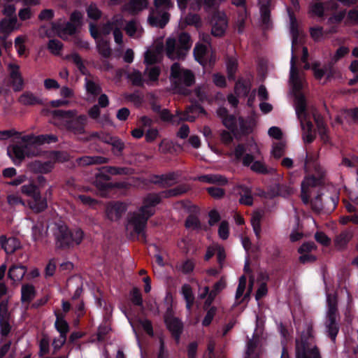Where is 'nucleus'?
<instances>
[{
	"label": "nucleus",
	"instance_id": "nucleus-1",
	"mask_svg": "<svg viewBox=\"0 0 358 358\" xmlns=\"http://www.w3.org/2000/svg\"><path fill=\"white\" fill-rule=\"evenodd\" d=\"M289 30L292 37L289 82L295 96V110L301 122L303 141L306 143H310L313 141L315 134L313 131V124L308 117L305 98L300 92V90L305 85V82L302 75L296 67V58L294 56V46L297 43L298 37L301 36L299 24H291Z\"/></svg>",
	"mask_w": 358,
	"mask_h": 358
},
{
	"label": "nucleus",
	"instance_id": "nucleus-2",
	"mask_svg": "<svg viewBox=\"0 0 358 358\" xmlns=\"http://www.w3.org/2000/svg\"><path fill=\"white\" fill-rule=\"evenodd\" d=\"M157 194L148 195L144 205L138 210L128 216L126 230L131 236H137L145 238V229L148 219L154 213V206L159 202Z\"/></svg>",
	"mask_w": 358,
	"mask_h": 358
},
{
	"label": "nucleus",
	"instance_id": "nucleus-3",
	"mask_svg": "<svg viewBox=\"0 0 358 358\" xmlns=\"http://www.w3.org/2000/svg\"><path fill=\"white\" fill-rule=\"evenodd\" d=\"M234 154L237 159H242L243 164L250 166L252 171L259 173L268 172V169L262 161H254L255 155L260 154L259 148L254 141H250L246 145H238L235 148Z\"/></svg>",
	"mask_w": 358,
	"mask_h": 358
},
{
	"label": "nucleus",
	"instance_id": "nucleus-4",
	"mask_svg": "<svg viewBox=\"0 0 358 358\" xmlns=\"http://www.w3.org/2000/svg\"><path fill=\"white\" fill-rule=\"evenodd\" d=\"M53 115L55 124H62L76 135L85 132V126L87 120L85 115L77 116L76 110H60L54 111Z\"/></svg>",
	"mask_w": 358,
	"mask_h": 358
},
{
	"label": "nucleus",
	"instance_id": "nucleus-5",
	"mask_svg": "<svg viewBox=\"0 0 358 358\" xmlns=\"http://www.w3.org/2000/svg\"><path fill=\"white\" fill-rule=\"evenodd\" d=\"M51 230L56 240V246L59 248H67L74 244L80 243L83 238V232L80 229L71 231L67 226L62 222L55 223Z\"/></svg>",
	"mask_w": 358,
	"mask_h": 358
},
{
	"label": "nucleus",
	"instance_id": "nucleus-6",
	"mask_svg": "<svg viewBox=\"0 0 358 358\" xmlns=\"http://www.w3.org/2000/svg\"><path fill=\"white\" fill-rule=\"evenodd\" d=\"M312 327H307V332L296 340V358H321L319 350L312 337Z\"/></svg>",
	"mask_w": 358,
	"mask_h": 358
},
{
	"label": "nucleus",
	"instance_id": "nucleus-7",
	"mask_svg": "<svg viewBox=\"0 0 358 358\" xmlns=\"http://www.w3.org/2000/svg\"><path fill=\"white\" fill-rule=\"evenodd\" d=\"M90 32L96 39V47L100 55L104 57L110 55L111 50L108 43L103 38V36L110 33L113 29L112 24H90Z\"/></svg>",
	"mask_w": 358,
	"mask_h": 358
},
{
	"label": "nucleus",
	"instance_id": "nucleus-8",
	"mask_svg": "<svg viewBox=\"0 0 358 358\" xmlns=\"http://www.w3.org/2000/svg\"><path fill=\"white\" fill-rule=\"evenodd\" d=\"M180 46H176V41L173 38H169L166 41V52L169 58L176 59L182 58L185 52L190 48V36L186 33H182L179 36Z\"/></svg>",
	"mask_w": 358,
	"mask_h": 358
},
{
	"label": "nucleus",
	"instance_id": "nucleus-9",
	"mask_svg": "<svg viewBox=\"0 0 358 358\" xmlns=\"http://www.w3.org/2000/svg\"><path fill=\"white\" fill-rule=\"evenodd\" d=\"M201 39L206 44L197 43L194 49L195 59L202 66L211 65L216 60V57L210 45V36L208 34L200 35Z\"/></svg>",
	"mask_w": 358,
	"mask_h": 358
},
{
	"label": "nucleus",
	"instance_id": "nucleus-10",
	"mask_svg": "<svg viewBox=\"0 0 358 358\" xmlns=\"http://www.w3.org/2000/svg\"><path fill=\"white\" fill-rule=\"evenodd\" d=\"M327 310L326 315L325 326L327 331L332 341H335L338 328L336 324L337 309L336 298L335 296L327 295Z\"/></svg>",
	"mask_w": 358,
	"mask_h": 358
},
{
	"label": "nucleus",
	"instance_id": "nucleus-11",
	"mask_svg": "<svg viewBox=\"0 0 358 358\" xmlns=\"http://www.w3.org/2000/svg\"><path fill=\"white\" fill-rule=\"evenodd\" d=\"M20 191L22 194L31 199L29 206L34 211L41 212L47 208L46 200L41 197V193L35 185L32 183L24 185L21 187Z\"/></svg>",
	"mask_w": 358,
	"mask_h": 358
},
{
	"label": "nucleus",
	"instance_id": "nucleus-12",
	"mask_svg": "<svg viewBox=\"0 0 358 358\" xmlns=\"http://www.w3.org/2000/svg\"><path fill=\"white\" fill-rule=\"evenodd\" d=\"M155 8L148 16V22H168L170 14L167 10L172 7L171 0H155Z\"/></svg>",
	"mask_w": 358,
	"mask_h": 358
},
{
	"label": "nucleus",
	"instance_id": "nucleus-13",
	"mask_svg": "<svg viewBox=\"0 0 358 358\" xmlns=\"http://www.w3.org/2000/svg\"><path fill=\"white\" fill-rule=\"evenodd\" d=\"M49 161L41 162V161H34L29 164V168L35 171L43 173H47L53 169L54 164L56 162H63L66 159V155L58 152H50L48 155Z\"/></svg>",
	"mask_w": 358,
	"mask_h": 358
},
{
	"label": "nucleus",
	"instance_id": "nucleus-14",
	"mask_svg": "<svg viewBox=\"0 0 358 358\" xmlns=\"http://www.w3.org/2000/svg\"><path fill=\"white\" fill-rule=\"evenodd\" d=\"M171 79L176 87L182 85H191L194 80L192 73L187 69H182L178 63L172 65L171 69Z\"/></svg>",
	"mask_w": 358,
	"mask_h": 358
},
{
	"label": "nucleus",
	"instance_id": "nucleus-15",
	"mask_svg": "<svg viewBox=\"0 0 358 358\" xmlns=\"http://www.w3.org/2000/svg\"><path fill=\"white\" fill-rule=\"evenodd\" d=\"M6 69L10 85L15 91H20L24 86V80L20 70V65L14 62L6 64Z\"/></svg>",
	"mask_w": 358,
	"mask_h": 358
},
{
	"label": "nucleus",
	"instance_id": "nucleus-16",
	"mask_svg": "<svg viewBox=\"0 0 358 358\" xmlns=\"http://www.w3.org/2000/svg\"><path fill=\"white\" fill-rule=\"evenodd\" d=\"M203 108L198 104H192L184 112H177L172 117L173 124H178L181 121L193 122L200 113H204Z\"/></svg>",
	"mask_w": 358,
	"mask_h": 358
},
{
	"label": "nucleus",
	"instance_id": "nucleus-17",
	"mask_svg": "<svg viewBox=\"0 0 358 358\" xmlns=\"http://www.w3.org/2000/svg\"><path fill=\"white\" fill-rule=\"evenodd\" d=\"M322 176V173L320 172L317 178L307 176L304 178L301 183V199L303 203H308L309 202L312 189L320 185Z\"/></svg>",
	"mask_w": 358,
	"mask_h": 358
},
{
	"label": "nucleus",
	"instance_id": "nucleus-18",
	"mask_svg": "<svg viewBox=\"0 0 358 358\" xmlns=\"http://www.w3.org/2000/svg\"><path fill=\"white\" fill-rule=\"evenodd\" d=\"M358 122V108L352 109H343L336 115L334 124L343 125L346 129L347 124L356 123Z\"/></svg>",
	"mask_w": 358,
	"mask_h": 358
},
{
	"label": "nucleus",
	"instance_id": "nucleus-19",
	"mask_svg": "<svg viewBox=\"0 0 358 358\" xmlns=\"http://www.w3.org/2000/svg\"><path fill=\"white\" fill-rule=\"evenodd\" d=\"M312 70L313 71L315 78L323 84L326 83L327 81L331 80L334 76L337 73L336 71L331 66L320 68L317 63H314L312 65Z\"/></svg>",
	"mask_w": 358,
	"mask_h": 358
},
{
	"label": "nucleus",
	"instance_id": "nucleus-20",
	"mask_svg": "<svg viewBox=\"0 0 358 358\" xmlns=\"http://www.w3.org/2000/svg\"><path fill=\"white\" fill-rule=\"evenodd\" d=\"M334 31H336L335 27L331 26V24H324V26L317 24L310 28L311 37L317 41L324 39Z\"/></svg>",
	"mask_w": 358,
	"mask_h": 358
},
{
	"label": "nucleus",
	"instance_id": "nucleus-21",
	"mask_svg": "<svg viewBox=\"0 0 358 358\" xmlns=\"http://www.w3.org/2000/svg\"><path fill=\"white\" fill-rule=\"evenodd\" d=\"M127 210V206L123 203H110L106 206V215L111 221L118 220Z\"/></svg>",
	"mask_w": 358,
	"mask_h": 358
},
{
	"label": "nucleus",
	"instance_id": "nucleus-22",
	"mask_svg": "<svg viewBox=\"0 0 358 358\" xmlns=\"http://www.w3.org/2000/svg\"><path fill=\"white\" fill-rule=\"evenodd\" d=\"M7 152L15 164H20L27 156L24 143L22 140L20 144L8 147Z\"/></svg>",
	"mask_w": 358,
	"mask_h": 358
},
{
	"label": "nucleus",
	"instance_id": "nucleus-23",
	"mask_svg": "<svg viewBox=\"0 0 358 358\" xmlns=\"http://www.w3.org/2000/svg\"><path fill=\"white\" fill-rule=\"evenodd\" d=\"M22 141L24 143L27 157H33L39 155L41 153L38 142V137L32 136H26L22 138Z\"/></svg>",
	"mask_w": 358,
	"mask_h": 358
},
{
	"label": "nucleus",
	"instance_id": "nucleus-24",
	"mask_svg": "<svg viewBox=\"0 0 358 358\" xmlns=\"http://www.w3.org/2000/svg\"><path fill=\"white\" fill-rule=\"evenodd\" d=\"M55 33L62 38L67 39L76 34V24H50Z\"/></svg>",
	"mask_w": 358,
	"mask_h": 358
},
{
	"label": "nucleus",
	"instance_id": "nucleus-25",
	"mask_svg": "<svg viewBox=\"0 0 358 358\" xmlns=\"http://www.w3.org/2000/svg\"><path fill=\"white\" fill-rule=\"evenodd\" d=\"M0 245L8 255L15 252L21 247L20 242L16 238H7L4 236H0Z\"/></svg>",
	"mask_w": 358,
	"mask_h": 358
},
{
	"label": "nucleus",
	"instance_id": "nucleus-26",
	"mask_svg": "<svg viewBox=\"0 0 358 358\" xmlns=\"http://www.w3.org/2000/svg\"><path fill=\"white\" fill-rule=\"evenodd\" d=\"M217 113L224 126L234 132L237 128L238 122L236 117L234 115H229L227 109L223 107L219 108Z\"/></svg>",
	"mask_w": 358,
	"mask_h": 358
},
{
	"label": "nucleus",
	"instance_id": "nucleus-27",
	"mask_svg": "<svg viewBox=\"0 0 358 358\" xmlns=\"http://www.w3.org/2000/svg\"><path fill=\"white\" fill-rule=\"evenodd\" d=\"M85 88L88 99H95L102 91V89L99 83L88 78L85 79Z\"/></svg>",
	"mask_w": 358,
	"mask_h": 358
},
{
	"label": "nucleus",
	"instance_id": "nucleus-28",
	"mask_svg": "<svg viewBox=\"0 0 358 358\" xmlns=\"http://www.w3.org/2000/svg\"><path fill=\"white\" fill-rule=\"evenodd\" d=\"M164 320L167 328L178 338L182 327L181 322L178 319L169 315L165 316Z\"/></svg>",
	"mask_w": 358,
	"mask_h": 358
},
{
	"label": "nucleus",
	"instance_id": "nucleus-29",
	"mask_svg": "<svg viewBox=\"0 0 358 358\" xmlns=\"http://www.w3.org/2000/svg\"><path fill=\"white\" fill-rule=\"evenodd\" d=\"M314 248L315 245L313 243H306L299 248V252L301 254L299 257L301 262L306 263L315 260V257L308 253V252L313 250Z\"/></svg>",
	"mask_w": 358,
	"mask_h": 358
},
{
	"label": "nucleus",
	"instance_id": "nucleus-30",
	"mask_svg": "<svg viewBox=\"0 0 358 358\" xmlns=\"http://www.w3.org/2000/svg\"><path fill=\"white\" fill-rule=\"evenodd\" d=\"M162 47L148 49L145 55V62L148 64L157 62L162 57Z\"/></svg>",
	"mask_w": 358,
	"mask_h": 358
},
{
	"label": "nucleus",
	"instance_id": "nucleus-31",
	"mask_svg": "<svg viewBox=\"0 0 358 358\" xmlns=\"http://www.w3.org/2000/svg\"><path fill=\"white\" fill-rule=\"evenodd\" d=\"M198 180L206 183H215L218 185H225L227 182L226 178L218 174H208L198 177Z\"/></svg>",
	"mask_w": 358,
	"mask_h": 358
},
{
	"label": "nucleus",
	"instance_id": "nucleus-32",
	"mask_svg": "<svg viewBox=\"0 0 358 358\" xmlns=\"http://www.w3.org/2000/svg\"><path fill=\"white\" fill-rule=\"evenodd\" d=\"M19 101L26 106L41 104V99L31 92H24L20 97Z\"/></svg>",
	"mask_w": 358,
	"mask_h": 358
},
{
	"label": "nucleus",
	"instance_id": "nucleus-33",
	"mask_svg": "<svg viewBox=\"0 0 358 358\" xmlns=\"http://www.w3.org/2000/svg\"><path fill=\"white\" fill-rule=\"evenodd\" d=\"M27 272V268L24 266H13L8 271V276L13 281H20Z\"/></svg>",
	"mask_w": 358,
	"mask_h": 358
},
{
	"label": "nucleus",
	"instance_id": "nucleus-34",
	"mask_svg": "<svg viewBox=\"0 0 358 358\" xmlns=\"http://www.w3.org/2000/svg\"><path fill=\"white\" fill-rule=\"evenodd\" d=\"M268 276L266 273H259L258 280H259L260 284L255 296L257 301H259L260 299L266 295L268 290L266 281L268 280Z\"/></svg>",
	"mask_w": 358,
	"mask_h": 358
},
{
	"label": "nucleus",
	"instance_id": "nucleus-35",
	"mask_svg": "<svg viewBox=\"0 0 358 358\" xmlns=\"http://www.w3.org/2000/svg\"><path fill=\"white\" fill-rule=\"evenodd\" d=\"M147 6V0H131L125 6V10L130 13H134L145 8Z\"/></svg>",
	"mask_w": 358,
	"mask_h": 358
},
{
	"label": "nucleus",
	"instance_id": "nucleus-36",
	"mask_svg": "<svg viewBox=\"0 0 358 358\" xmlns=\"http://www.w3.org/2000/svg\"><path fill=\"white\" fill-rule=\"evenodd\" d=\"M270 1L271 0H259L262 22H268L271 20V13L268 8Z\"/></svg>",
	"mask_w": 358,
	"mask_h": 358
},
{
	"label": "nucleus",
	"instance_id": "nucleus-37",
	"mask_svg": "<svg viewBox=\"0 0 358 358\" xmlns=\"http://www.w3.org/2000/svg\"><path fill=\"white\" fill-rule=\"evenodd\" d=\"M260 350L255 340L248 343L245 358H259Z\"/></svg>",
	"mask_w": 358,
	"mask_h": 358
},
{
	"label": "nucleus",
	"instance_id": "nucleus-38",
	"mask_svg": "<svg viewBox=\"0 0 358 358\" xmlns=\"http://www.w3.org/2000/svg\"><path fill=\"white\" fill-rule=\"evenodd\" d=\"M22 301L23 303H29L35 296V289L34 286L25 285L21 289Z\"/></svg>",
	"mask_w": 358,
	"mask_h": 358
},
{
	"label": "nucleus",
	"instance_id": "nucleus-39",
	"mask_svg": "<svg viewBox=\"0 0 358 358\" xmlns=\"http://www.w3.org/2000/svg\"><path fill=\"white\" fill-rule=\"evenodd\" d=\"M352 231H345L338 235L335 240V245L338 248H344L352 238Z\"/></svg>",
	"mask_w": 358,
	"mask_h": 358
},
{
	"label": "nucleus",
	"instance_id": "nucleus-40",
	"mask_svg": "<svg viewBox=\"0 0 358 358\" xmlns=\"http://www.w3.org/2000/svg\"><path fill=\"white\" fill-rule=\"evenodd\" d=\"M182 294L186 301L187 309L190 310L194 300L191 287L188 285H184L182 287Z\"/></svg>",
	"mask_w": 358,
	"mask_h": 358
},
{
	"label": "nucleus",
	"instance_id": "nucleus-41",
	"mask_svg": "<svg viewBox=\"0 0 358 358\" xmlns=\"http://www.w3.org/2000/svg\"><path fill=\"white\" fill-rule=\"evenodd\" d=\"M178 176L175 173L163 175L160 176L159 180L155 182L161 183L163 186H171L178 181Z\"/></svg>",
	"mask_w": 358,
	"mask_h": 358
},
{
	"label": "nucleus",
	"instance_id": "nucleus-42",
	"mask_svg": "<svg viewBox=\"0 0 358 358\" xmlns=\"http://www.w3.org/2000/svg\"><path fill=\"white\" fill-rule=\"evenodd\" d=\"M3 13L8 20H3L1 22H17V16L15 15V8L13 5H6L4 6Z\"/></svg>",
	"mask_w": 358,
	"mask_h": 358
},
{
	"label": "nucleus",
	"instance_id": "nucleus-43",
	"mask_svg": "<svg viewBox=\"0 0 358 358\" xmlns=\"http://www.w3.org/2000/svg\"><path fill=\"white\" fill-rule=\"evenodd\" d=\"M125 31L131 37H139L143 33L141 24H126Z\"/></svg>",
	"mask_w": 358,
	"mask_h": 358
},
{
	"label": "nucleus",
	"instance_id": "nucleus-44",
	"mask_svg": "<svg viewBox=\"0 0 358 358\" xmlns=\"http://www.w3.org/2000/svg\"><path fill=\"white\" fill-rule=\"evenodd\" d=\"M261 215L259 213H254L251 217V224L256 237L259 239L261 236Z\"/></svg>",
	"mask_w": 358,
	"mask_h": 358
},
{
	"label": "nucleus",
	"instance_id": "nucleus-45",
	"mask_svg": "<svg viewBox=\"0 0 358 358\" xmlns=\"http://www.w3.org/2000/svg\"><path fill=\"white\" fill-rule=\"evenodd\" d=\"M324 12V7L321 3H313L309 7L308 13L312 17H321Z\"/></svg>",
	"mask_w": 358,
	"mask_h": 358
},
{
	"label": "nucleus",
	"instance_id": "nucleus-46",
	"mask_svg": "<svg viewBox=\"0 0 358 358\" xmlns=\"http://www.w3.org/2000/svg\"><path fill=\"white\" fill-rule=\"evenodd\" d=\"M159 73L160 70L158 67L153 66L147 68L145 70V75L148 76V83L151 84L152 83L157 81L159 76Z\"/></svg>",
	"mask_w": 358,
	"mask_h": 358
},
{
	"label": "nucleus",
	"instance_id": "nucleus-47",
	"mask_svg": "<svg viewBox=\"0 0 358 358\" xmlns=\"http://www.w3.org/2000/svg\"><path fill=\"white\" fill-rule=\"evenodd\" d=\"M55 325L60 335L66 336V334L69 331V326L64 319L57 316Z\"/></svg>",
	"mask_w": 358,
	"mask_h": 358
},
{
	"label": "nucleus",
	"instance_id": "nucleus-48",
	"mask_svg": "<svg viewBox=\"0 0 358 358\" xmlns=\"http://www.w3.org/2000/svg\"><path fill=\"white\" fill-rule=\"evenodd\" d=\"M219 237L222 240L228 238L229 235V225L227 221H222L218 227Z\"/></svg>",
	"mask_w": 358,
	"mask_h": 358
},
{
	"label": "nucleus",
	"instance_id": "nucleus-49",
	"mask_svg": "<svg viewBox=\"0 0 358 358\" xmlns=\"http://www.w3.org/2000/svg\"><path fill=\"white\" fill-rule=\"evenodd\" d=\"M185 226L187 229L192 230L202 229V226L199 222V219L194 216H190L187 219Z\"/></svg>",
	"mask_w": 358,
	"mask_h": 358
},
{
	"label": "nucleus",
	"instance_id": "nucleus-50",
	"mask_svg": "<svg viewBox=\"0 0 358 358\" xmlns=\"http://www.w3.org/2000/svg\"><path fill=\"white\" fill-rule=\"evenodd\" d=\"M25 41L26 38L24 36H18L15 40V48H16V50L20 56H22L25 53Z\"/></svg>",
	"mask_w": 358,
	"mask_h": 358
},
{
	"label": "nucleus",
	"instance_id": "nucleus-51",
	"mask_svg": "<svg viewBox=\"0 0 358 358\" xmlns=\"http://www.w3.org/2000/svg\"><path fill=\"white\" fill-rule=\"evenodd\" d=\"M11 329L10 317L0 318V333L2 336H7Z\"/></svg>",
	"mask_w": 358,
	"mask_h": 358
},
{
	"label": "nucleus",
	"instance_id": "nucleus-52",
	"mask_svg": "<svg viewBox=\"0 0 358 358\" xmlns=\"http://www.w3.org/2000/svg\"><path fill=\"white\" fill-rule=\"evenodd\" d=\"M87 13L88 17L92 20H99L101 13L100 10L94 4H90L87 8Z\"/></svg>",
	"mask_w": 358,
	"mask_h": 358
},
{
	"label": "nucleus",
	"instance_id": "nucleus-53",
	"mask_svg": "<svg viewBox=\"0 0 358 358\" xmlns=\"http://www.w3.org/2000/svg\"><path fill=\"white\" fill-rule=\"evenodd\" d=\"M285 148V143L282 141L275 143L273 145L271 153L274 157L280 158L284 154Z\"/></svg>",
	"mask_w": 358,
	"mask_h": 358
},
{
	"label": "nucleus",
	"instance_id": "nucleus-54",
	"mask_svg": "<svg viewBox=\"0 0 358 358\" xmlns=\"http://www.w3.org/2000/svg\"><path fill=\"white\" fill-rule=\"evenodd\" d=\"M76 199L78 201H80L82 204L89 207H93L97 204L96 200L85 194H78L76 196Z\"/></svg>",
	"mask_w": 358,
	"mask_h": 358
},
{
	"label": "nucleus",
	"instance_id": "nucleus-55",
	"mask_svg": "<svg viewBox=\"0 0 358 358\" xmlns=\"http://www.w3.org/2000/svg\"><path fill=\"white\" fill-rule=\"evenodd\" d=\"M194 268V263L192 260H186L185 262H181L177 266V268L184 273H188L193 271Z\"/></svg>",
	"mask_w": 358,
	"mask_h": 358
},
{
	"label": "nucleus",
	"instance_id": "nucleus-56",
	"mask_svg": "<svg viewBox=\"0 0 358 358\" xmlns=\"http://www.w3.org/2000/svg\"><path fill=\"white\" fill-rule=\"evenodd\" d=\"M48 48L54 55H59L62 48V43L58 40H50Z\"/></svg>",
	"mask_w": 358,
	"mask_h": 358
},
{
	"label": "nucleus",
	"instance_id": "nucleus-57",
	"mask_svg": "<svg viewBox=\"0 0 358 358\" xmlns=\"http://www.w3.org/2000/svg\"><path fill=\"white\" fill-rule=\"evenodd\" d=\"M246 288V278L242 275L239 279L238 285L236 292V299L238 300L244 294Z\"/></svg>",
	"mask_w": 358,
	"mask_h": 358
},
{
	"label": "nucleus",
	"instance_id": "nucleus-58",
	"mask_svg": "<svg viewBox=\"0 0 358 358\" xmlns=\"http://www.w3.org/2000/svg\"><path fill=\"white\" fill-rule=\"evenodd\" d=\"M7 201L10 206H15L17 205L25 206L24 201L17 194H10L7 196Z\"/></svg>",
	"mask_w": 358,
	"mask_h": 358
},
{
	"label": "nucleus",
	"instance_id": "nucleus-59",
	"mask_svg": "<svg viewBox=\"0 0 358 358\" xmlns=\"http://www.w3.org/2000/svg\"><path fill=\"white\" fill-rule=\"evenodd\" d=\"M115 136H112L108 134L103 133V132H94L92 134V138H96L99 141L110 144L111 143L113 138Z\"/></svg>",
	"mask_w": 358,
	"mask_h": 358
},
{
	"label": "nucleus",
	"instance_id": "nucleus-60",
	"mask_svg": "<svg viewBox=\"0 0 358 358\" xmlns=\"http://www.w3.org/2000/svg\"><path fill=\"white\" fill-rule=\"evenodd\" d=\"M128 78L136 85H140L143 83V77L141 73L138 71L134 70L132 72L128 74Z\"/></svg>",
	"mask_w": 358,
	"mask_h": 358
},
{
	"label": "nucleus",
	"instance_id": "nucleus-61",
	"mask_svg": "<svg viewBox=\"0 0 358 358\" xmlns=\"http://www.w3.org/2000/svg\"><path fill=\"white\" fill-rule=\"evenodd\" d=\"M227 29V24H213L211 27L212 34L215 36H222Z\"/></svg>",
	"mask_w": 358,
	"mask_h": 358
},
{
	"label": "nucleus",
	"instance_id": "nucleus-62",
	"mask_svg": "<svg viewBox=\"0 0 358 358\" xmlns=\"http://www.w3.org/2000/svg\"><path fill=\"white\" fill-rule=\"evenodd\" d=\"M349 49L348 48L345 46H341L340 47L335 54L331 57V61L334 62H336L339 59H341L342 57H343L345 55L348 54Z\"/></svg>",
	"mask_w": 358,
	"mask_h": 358
},
{
	"label": "nucleus",
	"instance_id": "nucleus-63",
	"mask_svg": "<svg viewBox=\"0 0 358 358\" xmlns=\"http://www.w3.org/2000/svg\"><path fill=\"white\" fill-rule=\"evenodd\" d=\"M12 24H0V39L4 40L6 37L13 30Z\"/></svg>",
	"mask_w": 358,
	"mask_h": 358
},
{
	"label": "nucleus",
	"instance_id": "nucleus-64",
	"mask_svg": "<svg viewBox=\"0 0 358 358\" xmlns=\"http://www.w3.org/2000/svg\"><path fill=\"white\" fill-rule=\"evenodd\" d=\"M113 146V151L120 153L124 148V142L119 138L115 136L110 143Z\"/></svg>",
	"mask_w": 358,
	"mask_h": 358
}]
</instances>
